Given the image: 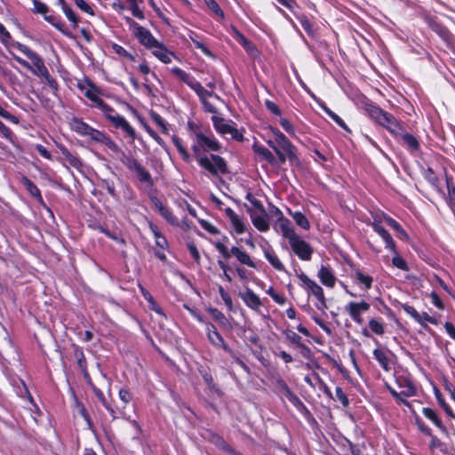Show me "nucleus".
Instances as JSON below:
<instances>
[{
	"instance_id": "obj_1",
	"label": "nucleus",
	"mask_w": 455,
	"mask_h": 455,
	"mask_svg": "<svg viewBox=\"0 0 455 455\" xmlns=\"http://www.w3.org/2000/svg\"><path fill=\"white\" fill-rule=\"evenodd\" d=\"M208 132L209 135L199 134L192 145V151L197 164L214 177H218L220 174H228L227 161L222 156L215 154L204 155L207 152H218L221 149L220 142L214 137L212 131L209 130Z\"/></svg>"
},
{
	"instance_id": "obj_2",
	"label": "nucleus",
	"mask_w": 455,
	"mask_h": 455,
	"mask_svg": "<svg viewBox=\"0 0 455 455\" xmlns=\"http://www.w3.org/2000/svg\"><path fill=\"white\" fill-rule=\"evenodd\" d=\"M172 73L196 92L205 112H217L216 108L208 101L214 95L213 92L206 90L192 75L179 67L172 68Z\"/></svg>"
},
{
	"instance_id": "obj_3",
	"label": "nucleus",
	"mask_w": 455,
	"mask_h": 455,
	"mask_svg": "<svg viewBox=\"0 0 455 455\" xmlns=\"http://www.w3.org/2000/svg\"><path fill=\"white\" fill-rule=\"evenodd\" d=\"M363 110L367 116L376 124L385 128L389 133L399 129V120L391 113L384 110L373 102H366Z\"/></svg>"
},
{
	"instance_id": "obj_4",
	"label": "nucleus",
	"mask_w": 455,
	"mask_h": 455,
	"mask_svg": "<svg viewBox=\"0 0 455 455\" xmlns=\"http://www.w3.org/2000/svg\"><path fill=\"white\" fill-rule=\"evenodd\" d=\"M205 330L207 339L212 346H213L215 348H221L224 350L246 373L251 372L249 366L238 355V353L228 346V344L225 341L224 338L212 323H207Z\"/></svg>"
},
{
	"instance_id": "obj_5",
	"label": "nucleus",
	"mask_w": 455,
	"mask_h": 455,
	"mask_svg": "<svg viewBox=\"0 0 455 455\" xmlns=\"http://www.w3.org/2000/svg\"><path fill=\"white\" fill-rule=\"evenodd\" d=\"M148 196L152 204V208L157 212L170 225L179 227L178 218L172 213V210L164 204V196H159V192L155 188L148 191Z\"/></svg>"
},
{
	"instance_id": "obj_6",
	"label": "nucleus",
	"mask_w": 455,
	"mask_h": 455,
	"mask_svg": "<svg viewBox=\"0 0 455 455\" xmlns=\"http://www.w3.org/2000/svg\"><path fill=\"white\" fill-rule=\"evenodd\" d=\"M214 246L226 260L229 259L233 255L242 265H245L255 269L258 268L256 263L253 261V259H251V256L242 248L232 246L230 249H228L221 242H216Z\"/></svg>"
},
{
	"instance_id": "obj_7",
	"label": "nucleus",
	"mask_w": 455,
	"mask_h": 455,
	"mask_svg": "<svg viewBox=\"0 0 455 455\" xmlns=\"http://www.w3.org/2000/svg\"><path fill=\"white\" fill-rule=\"evenodd\" d=\"M395 130V132H391L390 134L396 140H402L403 146L410 152V154L416 155L420 151V143L418 138L413 134L407 132L401 122H399V129Z\"/></svg>"
},
{
	"instance_id": "obj_8",
	"label": "nucleus",
	"mask_w": 455,
	"mask_h": 455,
	"mask_svg": "<svg viewBox=\"0 0 455 455\" xmlns=\"http://www.w3.org/2000/svg\"><path fill=\"white\" fill-rule=\"evenodd\" d=\"M272 133L275 136V142L281 148L288 153L289 162L292 164L299 162L298 149L291 142V140L276 127H270Z\"/></svg>"
},
{
	"instance_id": "obj_9",
	"label": "nucleus",
	"mask_w": 455,
	"mask_h": 455,
	"mask_svg": "<svg viewBox=\"0 0 455 455\" xmlns=\"http://www.w3.org/2000/svg\"><path fill=\"white\" fill-rule=\"evenodd\" d=\"M278 4L287 8L289 11L294 13L296 19L299 21L301 27L305 32L311 37L315 34L314 26L308 17L305 13H297L296 8H299V4L296 0H276Z\"/></svg>"
},
{
	"instance_id": "obj_10",
	"label": "nucleus",
	"mask_w": 455,
	"mask_h": 455,
	"mask_svg": "<svg viewBox=\"0 0 455 455\" xmlns=\"http://www.w3.org/2000/svg\"><path fill=\"white\" fill-rule=\"evenodd\" d=\"M293 253L301 260L309 261L314 253L313 247L298 234L289 241Z\"/></svg>"
},
{
	"instance_id": "obj_11",
	"label": "nucleus",
	"mask_w": 455,
	"mask_h": 455,
	"mask_svg": "<svg viewBox=\"0 0 455 455\" xmlns=\"http://www.w3.org/2000/svg\"><path fill=\"white\" fill-rule=\"evenodd\" d=\"M101 110L115 127L122 129L131 139L133 140L135 138V131L133 128L122 116L115 112L112 108L106 104L105 108Z\"/></svg>"
},
{
	"instance_id": "obj_12",
	"label": "nucleus",
	"mask_w": 455,
	"mask_h": 455,
	"mask_svg": "<svg viewBox=\"0 0 455 455\" xmlns=\"http://www.w3.org/2000/svg\"><path fill=\"white\" fill-rule=\"evenodd\" d=\"M101 110L115 127L122 129L131 139L133 140L135 138V131L133 128L122 116L115 112L112 108L106 104L105 108Z\"/></svg>"
},
{
	"instance_id": "obj_13",
	"label": "nucleus",
	"mask_w": 455,
	"mask_h": 455,
	"mask_svg": "<svg viewBox=\"0 0 455 455\" xmlns=\"http://www.w3.org/2000/svg\"><path fill=\"white\" fill-rule=\"evenodd\" d=\"M101 110L115 127L122 129L131 139L133 140L135 138V131L133 128L122 116L115 112L112 108L106 104L105 108Z\"/></svg>"
},
{
	"instance_id": "obj_14",
	"label": "nucleus",
	"mask_w": 455,
	"mask_h": 455,
	"mask_svg": "<svg viewBox=\"0 0 455 455\" xmlns=\"http://www.w3.org/2000/svg\"><path fill=\"white\" fill-rule=\"evenodd\" d=\"M101 110L115 127L122 129L131 139L133 140L135 138V131L133 128L122 116L115 112L112 108L106 104L105 108Z\"/></svg>"
},
{
	"instance_id": "obj_15",
	"label": "nucleus",
	"mask_w": 455,
	"mask_h": 455,
	"mask_svg": "<svg viewBox=\"0 0 455 455\" xmlns=\"http://www.w3.org/2000/svg\"><path fill=\"white\" fill-rule=\"evenodd\" d=\"M344 309L355 323L361 325L363 323L362 314L370 309V304L365 300L350 301L345 306Z\"/></svg>"
},
{
	"instance_id": "obj_16",
	"label": "nucleus",
	"mask_w": 455,
	"mask_h": 455,
	"mask_svg": "<svg viewBox=\"0 0 455 455\" xmlns=\"http://www.w3.org/2000/svg\"><path fill=\"white\" fill-rule=\"evenodd\" d=\"M415 425L421 434L430 437L429 450L434 451L435 450L443 451L445 446L444 443L441 441L436 435H433L432 429L424 422V420L419 416H415Z\"/></svg>"
},
{
	"instance_id": "obj_17",
	"label": "nucleus",
	"mask_w": 455,
	"mask_h": 455,
	"mask_svg": "<svg viewBox=\"0 0 455 455\" xmlns=\"http://www.w3.org/2000/svg\"><path fill=\"white\" fill-rule=\"evenodd\" d=\"M34 12L36 13H40L44 15V20L50 22L52 26H54L58 30L63 33L65 36L71 37V34L64 29V25L60 22L57 21L56 18L53 15L47 16L49 9L47 5L39 0H33Z\"/></svg>"
},
{
	"instance_id": "obj_18",
	"label": "nucleus",
	"mask_w": 455,
	"mask_h": 455,
	"mask_svg": "<svg viewBox=\"0 0 455 455\" xmlns=\"http://www.w3.org/2000/svg\"><path fill=\"white\" fill-rule=\"evenodd\" d=\"M299 279V286L302 287L307 293L308 296H314L317 299L323 295V289L313 279L309 278L304 272L298 274Z\"/></svg>"
},
{
	"instance_id": "obj_19",
	"label": "nucleus",
	"mask_w": 455,
	"mask_h": 455,
	"mask_svg": "<svg viewBox=\"0 0 455 455\" xmlns=\"http://www.w3.org/2000/svg\"><path fill=\"white\" fill-rule=\"evenodd\" d=\"M233 37L243 46L244 51L251 57L255 58L259 55V51L256 45L249 40L242 32L235 27L231 26Z\"/></svg>"
},
{
	"instance_id": "obj_20",
	"label": "nucleus",
	"mask_w": 455,
	"mask_h": 455,
	"mask_svg": "<svg viewBox=\"0 0 455 455\" xmlns=\"http://www.w3.org/2000/svg\"><path fill=\"white\" fill-rule=\"evenodd\" d=\"M239 297L250 309L259 312L263 306L259 297L250 288H246L243 292H239Z\"/></svg>"
},
{
	"instance_id": "obj_21",
	"label": "nucleus",
	"mask_w": 455,
	"mask_h": 455,
	"mask_svg": "<svg viewBox=\"0 0 455 455\" xmlns=\"http://www.w3.org/2000/svg\"><path fill=\"white\" fill-rule=\"evenodd\" d=\"M395 383L400 388H403L401 392L403 396L411 397L417 395V387L410 376L398 375L395 377Z\"/></svg>"
},
{
	"instance_id": "obj_22",
	"label": "nucleus",
	"mask_w": 455,
	"mask_h": 455,
	"mask_svg": "<svg viewBox=\"0 0 455 455\" xmlns=\"http://www.w3.org/2000/svg\"><path fill=\"white\" fill-rule=\"evenodd\" d=\"M274 229L276 232H280L288 241L291 240V238L297 235L291 220L285 217L276 219L274 224Z\"/></svg>"
},
{
	"instance_id": "obj_23",
	"label": "nucleus",
	"mask_w": 455,
	"mask_h": 455,
	"mask_svg": "<svg viewBox=\"0 0 455 455\" xmlns=\"http://www.w3.org/2000/svg\"><path fill=\"white\" fill-rule=\"evenodd\" d=\"M353 274L351 277L354 282L365 291H369L372 287L373 277L368 274H365L361 268L352 267Z\"/></svg>"
},
{
	"instance_id": "obj_24",
	"label": "nucleus",
	"mask_w": 455,
	"mask_h": 455,
	"mask_svg": "<svg viewBox=\"0 0 455 455\" xmlns=\"http://www.w3.org/2000/svg\"><path fill=\"white\" fill-rule=\"evenodd\" d=\"M371 226L372 227L373 230L383 239L386 244V248L396 253L395 243L389 232L381 226L380 221L374 220Z\"/></svg>"
},
{
	"instance_id": "obj_25",
	"label": "nucleus",
	"mask_w": 455,
	"mask_h": 455,
	"mask_svg": "<svg viewBox=\"0 0 455 455\" xmlns=\"http://www.w3.org/2000/svg\"><path fill=\"white\" fill-rule=\"evenodd\" d=\"M247 212L251 217V223L259 231L267 232L269 230L270 226L267 212H265V214H257L253 209L247 208Z\"/></svg>"
},
{
	"instance_id": "obj_26",
	"label": "nucleus",
	"mask_w": 455,
	"mask_h": 455,
	"mask_svg": "<svg viewBox=\"0 0 455 455\" xmlns=\"http://www.w3.org/2000/svg\"><path fill=\"white\" fill-rule=\"evenodd\" d=\"M208 433V440L218 449L227 452L229 455H241L239 452L235 451V450L232 448L221 435L212 431H209Z\"/></svg>"
},
{
	"instance_id": "obj_27",
	"label": "nucleus",
	"mask_w": 455,
	"mask_h": 455,
	"mask_svg": "<svg viewBox=\"0 0 455 455\" xmlns=\"http://www.w3.org/2000/svg\"><path fill=\"white\" fill-rule=\"evenodd\" d=\"M317 277L324 286L328 288H333L335 286L337 278L330 266L322 265L318 270Z\"/></svg>"
},
{
	"instance_id": "obj_28",
	"label": "nucleus",
	"mask_w": 455,
	"mask_h": 455,
	"mask_svg": "<svg viewBox=\"0 0 455 455\" xmlns=\"http://www.w3.org/2000/svg\"><path fill=\"white\" fill-rule=\"evenodd\" d=\"M225 213L229 219L231 225L236 234L242 235L246 231V225L242 219L230 207L225 209Z\"/></svg>"
},
{
	"instance_id": "obj_29",
	"label": "nucleus",
	"mask_w": 455,
	"mask_h": 455,
	"mask_svg": "<svg viewBox=\"0 0 455 455\" xmlns=\"http://www.w3.org/2000/svg\"><path fill=\"white\" fill-rule=\"evenodd\" d=\"M156 248L155 256L163 262L167 261V257L164 253L165 251H169V242L164 235L155 238Z\"/></svg>"
},
{
	"instance_id": "obj_30",
	"label": "nucleus",
	"mask_w": 455,
	"mask_h": 455,
	"mask_svg": "<svg viewBox=\"0 0 455 455\" xmlns=\"http://www.w3.org/2000/svg\"><path fill=\"white\" fill-rule=\"evenodd\" d=\"M422 414L430 420L442 433L448 434L446 426L443 423L437 412L429 407L422 408Z\"/></svg>"
},
{
	"instance_id": "obj_31",
	"label": "nucleus",
	"mask_w": 455,
	"mask_h": 455,
	"mask_svg": "<svg viewBox=\"0 0 455 455\" xmlns=\"http://www.w3.org/2000/svg\"><path fill=\"white\" fill-rule=\"evenodd\" d=\"M263 253L269 264L277 271L285 272L286 268L282 263L278 256L275 254L274 250L269 247H262Z\"/></svg>"
},
{
	"instance_id": "obj_32",
	"label": "nucleus",
	"mask_w": 455,
	"mask_h": 455,
	"mask_svg": "<svg viewBox=\"0 0 455 455\" xmlns=\"http://www.w3.org/2000/svg\"><path fill=\"white\" fill-rule=\"evenodd\" d=\"M198 371L204 379L205 384L209 387V389L219 395L222 394L221 390L218 387V385L214 382V379L207 367L200 366L198 368Z\"/></svg>"
},
{
	"instance_id": "obj_33",
	"label": "nucleus",
	"mask_w": 455,
	"mask_h": 455,
	"mask_svg": "<svg viewBox=\"0 0 455 455\" xmlns=\"http://www.w3.org/2000/svg\"><path fill=\"white\" fill-rule=\"evenodd\" d=\"M152 54L156 56L163 63L168 64L172 62V57L174 53L167 49L164 43L160 44L157 47L150 50Z\"/></svg>"
},
{
	"instance_id": "obj_34",
	"label": "nucleus",
	"mask_w": 455,
	"mask_h": 455,
	"mask_svg": "<svg viewBox=\"0 0 455 455\" xmlns=\"http://www.w3.org/2000/svg\"><path fill=\"white\" fill-rule=\"evenodd\" d=\"M372 354L374 359L385 371L391 370V360L386 351L381 348H375Z\"/></svg>"
},
{
	"instance_id": "obj_35",
	"label": "nucleus",
	"mask_w": 455,
	"mask_h": 455,
	"mask_svg": "<svg viewBox=\"0 0 455 455\" xmlns=\"http://www.w3.org/2000/svg\"><path fill=\"white\" fill-rule=\"evenodd\" d=\"M275 387L278 390V393L283 395L291 403H292L294 401L297 400V398H299V396L291 391L290 387L282 378L276 379Z\"/></svg>"
},
{
	"instance_id": "obj_36",
	"label": "nucleus",
	"mask_w": 455,
	"mask_h": 455,
	"mask_svg": "<svg viewBox=\"0 0 455 455\" xmlns=\"http://www.w3.org/2000/svg\"><path fill=\"white\" fill-rule=\"evenodd\" d=\"M207 312L211 315V316L217 321L220 326L224 329L231 331L232 325L229 320L226 317V315L216 307H208Z\"/></svg>"
},
{
	"instance_id": "obj_37",
	"label": "nucleus",
	"mask_w": 455,
	"mask_h": 455,
	"mask_svg": "<svg viewBox=\"0 0 455 455\" xmlns=\"http://www.w3.org/2000/svg\"><path fill=\"white\" fill-rule=\"evenodd\" d=\"M172 141L173 145L175 146L177 151L179 152L181 159L185 163H190L192 160V157L189 154V152L187 149V147L184 145L182 139H180L178 135H172Z\"/></svg>"
},
{
	"instance_id": "obj_38",
	"label": "nucleus",
	"mask_w": 455,
	"mask_h": 455,
	"mask_svg": "<svg viewBox=\"0 0 455 455\" xmlns=\"http://www.w3.org/2000/svg\"><path fill=\"white\" fill-rule=\"evenodd\" d=\"M144 299L148 301V307L149 310L155 312L158 316L166 319V315L162 307L157 303L154 297L144 289Z\"/></svg>"
},
{
	"instance_id": "obj_39",
	"label": "nucleus",
	"mask_w": 455,
	"mask_h": 455,
	"mask_svg": "<svg viewBox=\"0 0 455 455\" xmlns=\"http://www.w3.org/2000/svg\"><path fill=\"white\" fill-rule=\"evenodd\" d=\"M252 149L255 154L261 156L262 159L267 161L269 164H271V165L276 164L277 162H276L275 156L267 148H265L263 146L257 145V144H253Z\"/></svg>"
},
{
	"instance_id": "obj_40",
	"label": "nucleus",
	"mask_w": 455,
	"mask_h": 455,
	"mask_svg": "<svg viewBox=\"0 0 455 455\" xmlns=\"http://www.w3.org/2000/svg\"><path fill=\"white\" fill-rule=\"evenodd\" d=\"M320 107L337 125H339L340 128H342L348 133L352 132V131L346 124L344 120L340 116H339L335 112H333L329 107H327L325 103L320 104Z\"/></svg>"
},
{
	"instance_id": "obj_41",
	"label": "nucleus",
	"mask_w": 455,
	"mask_h": 455,
	"mask_svg": "<svg viewBox=\"0 0 455 455\" xmlns=\"http://www.w3.org/2000/svg\"><path fill=\"white\" fill-rule=\"evenodd\" d=\"M34 65L33 70H31L36 76H41L43 77L49 76V71L45 67L42 58L37 54L30 60Z\"/></svg>"
},
{
	"instance_id": "obj_42",
	"label": "nucleus",
	"mask_w": 455,
	"mask_h": 455,
	"mask_svg": "<svg viewBox=\"0 0 455 455\" xmlns=\"http://www.w3.org/2000/svg\"><path fill=\"white\" fill-rule=\"evenodd\" d=\"M204 4L207 8L212 12V17L218 20H223L225 19V13L223 10L220 8V4L216 2V0H204Z\"/></svg>"
},
{
	"instance_id": "obj_43",
	"label": "nucleus",
	"mask_w": 455,
	"mask_h": 455,
	"mask_svg": "<svg viewBox=\"0 0 455 455\" xmlns=\"http://www.w3.org/2000/svg\"><path fill=\"white\" fill-rule=\"evenodd\" d=\"M445 181L448 190L447 203L451 210L455 213V185L452 178L447 174L445 175Z\"/></svg>"
},
{
	"instance_id": "obj_44",
	"label": "nucleus",
	"mask_w": 455,
	"mask_h": 455,
	"mask_svg": "<svg viewBox=\"0 0 455 455\" xmlns=\"http://www.w3.org/2000/svg\"><path fill=\"white\" fill-rule=\"evenodd\" d=\"M288 213L292 217L293 220L299 227H300L304 230H308L310 228V223L307 216L303 212L299 211L291 212L289 209Z\"/></svg>"
},
{
	"instance_id": "obj_45",
	"label": "nucleus",
	"mask_w": 455,
	"mask_h": 455,
	"mask_svg": "<svg viewBox=\"0 0 455 455\" xmlns=\"http://www.w3.org/2000/svg\"><path fill=\"white\" fill-rule=\"evenodd\" d=\"M434 394H435V397L438 404L440 405V407H442L443 409V411L449 417L455 419V414H454L452 409L446 403L443 394L441 393V391L439 390L438 387H434Z\"/></svg>"
},
{
	"instance_id": "obj_46",
	"label": "nucleus",
	"mask_w": 455,
	"mask_h": 455,
	"mask_svg": "<svg viewBox=\"0 0 455 455\" xmlns=\"http://www.w3.org/2000/svg\"><path fill=\"white\" fill-rule=\"evenodd\" d=\"M212 124H213V126H214L215 130L219 133H220L222 135H225V134H228V132H230L232 125H230L229 124L225 123L224 118L213 116L212 117Z\"/></svg>"
},
{
	"instance_id": "obj_47",
	"label": "nucleus",
	"mask_w": 455,
	"mask_h": 455,
	"mask_svg": "<svg viewBox=\"0 0 455 455\" xmlns=\"http://www.w3.org/2000/svg\"><path fill=\"white\" fill-rule=\"evenodd\" d=\"M123 162L131 171H133L137 174L139 180L142 181V168L140 163L126 156H124Z\"/></svg>"
},
{
	"instance_id": "obj_48",
	"label": "nucleus",
	"mask_w": 455,
	"mask_h": 455,
	"mask_svg": "<svg viewBox=\"0 0 455 455\" xmlns=\"http://www.w3.org/2000/svg\"><path fill=\"white\" fill-rule=\"evenodd\" d=\"M308 422H316L313 414L309 411V409L304 404V403L299 398L291 403Z\"/></svg>"
},
{
	"instance_id": "obj_49",
	"label": "nucleus",
	"mask_w": 455,
	"mask_h": 455,
	"mask_svg": "<svg viewBox=\"0 0 455 455\" xmlns=\"http://www.w3.org/2000/svg\"><path fill=\"white\" fill-rule=\"evenodd\" d=\"M368 324L374 334L382 336L385 333V324L381 318H371Z\"/></svg>"
},
{
	"instance_id": "obj_50",
	"label": "nucleus",
	"mask_w": 455,
	"mask_h": 455,
	"mask_svg": "<svg viewBox=\"0 0 455 455\" xmlns=\"http://www.w3.org/2000/svg\"><path fill=\"white\" fill-rule=\"evenodd\" d=\"M130 29L133 32L140 44H142V28L130 16H124Z\"/></svg>"
},
{
	"instance_id": "obj_51",
	"label": "nucleus",
	"mask_w": 455,
	"mask_h": 455,
	"mask_svg": "<svg viewBox=\"0 0 455 455\" xmlns=\"http://www.w3.org/2000/svg\"><path fill=\"white\" fill-rule=\"evenodd\" d=\"M402 308L407 315L411 316L421 326H423L424 328L427 327V325L426 323H422V315L415 309L414 307L405 303V304H402Z\"/></svg>"
},
{
	"instance_id": "obj_52",
	"label": "nucleus",
	"mask_w": 455,
	"mask_h": 455,
	"mask_svg": "<svg viewBox=\"0 0 455 455\" xmlns=\"http://www.w3.org/2000/svg\"><path fill=\"white\" fill-rule=\"evenodd\" d=\"M162 42L157 40L149 30L144 28V47L148 50L157 47Z\"/></svg>"
},
{
	"instance_id": "obj_53",
	"label": "nucleus",
	"mask_w": 455,
	"mask_h": 455,
	"mask_svg": "<svg viewBox=\"0 0 455 455\" xmlns=\"http://www.w3.org/2000/svg\"><path fill=\"white\" fill-rule=\"evenodd\" d=\"M150 116L155 124L161 130L162 132L166 133L168 132L167 124L159 114L154 110H150Z\"/></svg>"
},
{
	"instance_id": "obj_54",
	"label": "nucleus",
	"mask_w": 455,
	"mask_h": 455,
	"mask_svg": "<svg viewBox=\"0 0 455 455\" xmlns=\"http://www.w3.org/2000/svg\"><path fill=\"white\" fill-rule=\"evenodd\" d=\"M72 128L76 132H77L78 133L83 134V135H87V134H89V132H91V127L87 124H85L78 119H74V121L72 123Z\"/></svg>"
},
{
	"instance_id": "obj_55",
	"label": "nucleus",
	"mask_w": 455,
	"mask_h": 455,
	"mask_svg": "<svg viewBox=\"0 0 455 455\" xmlns=\"http://www.w3.org/2000/svg\"><path fill=\"white\" fill-rule=\"evenodd\" d=\"M245 199L247 201H249L252 206L261 214H265V212L266 209L263 205V204L258 200L257 198H255V196L251 193V192H248L245 196Z\"/></svg>"
},
{
	"instance_id": "obj_56",
	"label": "nucleus",
	"mask_w": 455,
	"mask_h": 455,
	"mask_svg": "<svg viewBox=\"0 0 455 455\" xmlns=\"http://www.w3.org/2000/svg\"><path fill=\"white\" fill-rule=\"evenodd\" d=\"M197 220L201 227L211 235H219L220 233V229L208 220L203 219H197Z\"/></svg>"
},
{
	"instance_id": "obj_57",
	"label": "nucleus",
	"mask_w": 455,
	"mask_h": 455,
	"mask_svg": "<svg viewBox=\"0 0 455 455\" xmlns=\"http://www.w3.org/2000/svg\"><path fill=\"white\" fill-rule=\"evenodd\" d=\"M385 220H386V222L387 223V225L389 227H391L393 229H395L399 234H401L404 236H408L406 231L403 228V227L400 225V223L398 221H396L395 220H394L393 218H391L389 216H387L385 218Z\"/></svg>"
},
{
	"instance_id": "obj_58",
	"label": "nucleus",
	"mask_w": 455,
	"mask_h": 455,
	"mask_svg": "<svg viewBox=\"0 0 455 455\" xmlns=\"http://www.w3.org/2000/svg\"><path fill=\"white\" fill-rule=\"evenodd\" d=\"M336 393V398L340 402L343 407L347 408L349 406V399L346 393L343 391V389L340 387H336L335 389Z\"/></svg>"
},
{
	"instance_id": "obj_59",
	"label": "nucleus",
	"mask_w": 455,
	"mask_h": 455,
	"mask_svg": "<svg viewBox=\"0 0 455 455\" xmlns=\"http://www.w3.org/2000/svg\"><path fill=\"white\" fill-rule=\"evenodd\" d=\"M93 391H94V394L95 395L98 397V399L102 403V404L105 406V408L109 411V412L112 414L113 417L114 414H115V411L114 409L110 406V404L108 403L107 399L105 398L103 393L99 389V388H96L95 387H93Z\"/></svg>"
},
{
	"instance_id": "obj_60",
	"label": "nucleus",
	"mask_w": 455,
	"mask_h": 455,
	"mask_svg": "<svg viewBox=\"0 0 455 455\" xmlns=\"http://www.w3.org/2000/svg\"><path fill=\"white\" fill-rule=\"evenodd\" d=\"M23 183L31 196L35 197H40V190L30 180H28V178H24Z\"/></svg>"
},
{
	"instance_id": "obj_61",
	"label": "nucleus",
	"mask_w": 455,
	"mask_h": 455,
	"mask_svg": "<svg viewBox=\"0 0 455 455\" xmlns=\"http://www.w3.org/2000/svg\"><path fill=\"white\" fill-rule=\"evenodd\" d=\"M191 41L193 42L195 47L196 49H199L204 55L206 56H212V53L209 47L203 42L194 38L193 36H190Z\"/></svg>"
},
{
	"instance_id": "obj_62",
	"label": "nucleus",
	"mask_w": 455,
	"mask_h": 455,
	"mask_svg": "<svg viewBox=\"0 0 455 455\" xmlns=\"http://www.w3.org/2000/svg\"><path fill=\"white\" fill-rule=\"evenodd\" d=\"M126 1L129 4L128 8L131 11L132 15L141 20L142 19V12L139 8L137 0H126Z\"/></svg>"
},
{
	"instance_id": "obj_63",
	"label": "nucleus",
	"mask_w": 455,
	"mask_h": 455,
	"mask_svg": "<svg viewBox=\"0 0 455 455\" xmlns=\"http://www.w3.org/2000/svg\"><path fill=\"white\" fill-rule=\"evenodd\" d=\"M187 248H188L191 257L194 259V260L197 264H199L200 260H201V256H200L199 251H198L196 245L195 244V243H193V242L188 243Z\"/></svg>"
},
{
	"instance_id": "obj_64",
	"label": "nucleus",
	"mask_w": 455,
	"mask_h": 455,
	"mask_svg": "<svg viewBox=\"0 0 455 455\" xmlns=\"http://www.w3.org/2000/svg\"><path fill=\"white\" fill-rule=\"evenodd\" d=\"M265 107L269 112H271L275 116H280L282 115L280 108L270 100H265Z\"/></svg>"
}]
</instances>
